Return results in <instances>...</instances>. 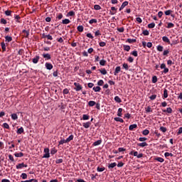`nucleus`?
<instances>
[{
  "instance_id": "41",
  "label": "nucleus",
  "mask_w": 182,
  "mask_h": 182,
  "mask_svg": "<svg viewBox=\"0 0 182 182\" xmlns=\"http://www.w3.org/2000/svg\"><path fill=\"white\" fill-rule=\"evenodd\" d=\"M67 16H75V11H70L67 14Z\"/></svg>"
},
{
  "instance_id": "6",
  "label": "nucleus",
  "mask_w": 182,
  "mask_h": 182,
  "mask_svg": "<svg viewBox=\"0 0 182 182\" xmlns=\"http://www.w3.org/2000/svg\"><path fill=\"white\" fill-rule=\"evenodd\" d=\"M43 58L45 59V60H50L51 59L50 54L49 53H43Z\"/></svg>"
},
{
  "instance_id": "49",
  "label": "nucleus",
  "mask_w": 182,
  "mask_h": 182,
  "mask_svg": "<svg viewBox=\"0 0 182 182\" xmlns=\"http://www.w3.org/2000/svg\"><path fill=\"white\" fill-rule=\"evenodd\" d=\"M164 47L162 46H157V50L158 52H163Z\"/></svg>"
},
{
  "instance_id": "45",
  "label": "nucleus",
  "mask_w": 182,
  "mask_h": 182,
  "mask_svg": "<svg viewBox=\"0 0 182 182\" xmlns=\"http://www.w3.org/2000/svg\"><path fill=\"white\" fill-rule=\"evenodd\" d=\"M11 119H12L13 120H17V119H18V114H11Z\"/></svg>"
},
{
  "instance_id": "20",
  "label": "nucleus",
  "mask_w": 182,
  "mask_h": 182,
  "mask_svg": "<svg viewBox=\"0 0 182 182\" xmlns=\"http://www.w3.org/2000/svg\"><path fill=\"white\" fill-rule=\"evenodd\" d=\"M137 146L139 147H146L148 146V144H147V142H142V143L137 144Z\"/></svg>"
},
{
  "instance_id": "56",
  "label": "nucleus",
  "mask_w": 182,
  "mask_h": 182,
  "mask_svg": "<svg viewBox=\"0 0 182 182\" xmlns=\"http://www.w3.org/2000/svg\"><path fill=\"white\" fill-rule=\"evenodd\" d=\"M103 83H105V82L103 81V80H100L97 82L98 86H103Z\"/></svg>"
},
{
  "instance_id": "25",
  "label": "nucleus",
  "mask_w": 182,
  "mask_h": 182,
  "mask_svg": "<svg viewBox=\"0 0 182 182\" xmlns=\"http://www.w3.org/2000/svg\"><path fill=\"white\" fill-rule=\"evenodd\" d=\"M96 105V102L95 101H90L88 102V106H90V107H93V106H95Z\"/></svg>"
},
{
  "instance_id": "52",
  "label": "nucleus",
  "mask_w": 182,
  "mask_h": 182,
  "mask_svg": "<svg viewBox=\"0 0 182 182\" xmlns=\"http://www.w3.org/2000/svg\"><path fill=\"white\" fill-rule=\"evenodd\" d=\"M56 18L57 19L60 20L62 18H63V14H62V13H59Z\"/></svg>"
},
{
  "instance_id": "3",
  "label": "nucleus",
  "mask_w": 182,
  "mask_h": 182,
  "mask_svg": "<svg viewBox=\"0 0 182 182\" xmlns=\"http://www.w3.org/2000/svg\"><path fill=\"white\" fill-rule=\"evenodd\" d=\"M45 154L43 156V159H49L50 157V154H49V148L44 149Z\"/></svg>"
},
{
  "instance_id": "35",
  "label": "nucleus",
  "mask_w": 182,
  "mask_h": 182,
  "mask_svg": "<svg viewBox=\"0 0 182 182\" xmlns=\"http://www.w3.org/2000/svg\"><path fill=\"white\" fill-rule=\"evenodd\" d=\"M92 89L95 92H100L102 90V88L99 86L94 87Z\"/></svg>"
},
{
  "instance_id": "26",
  "label": "nucleus",
  "mask_w": 182,
  "mask_h": 182,
  "mask_svg": "<svg viewBox=\"0 0 182 182\" xmlns=\"http://www.w3.org/2000/svg\"><path fill=\"white\" fill-rule=\"evenodd\" d=\"M14 156L15 157H23V153L22 152L15 153Z\"/></svg>"
},
{
  "instance_id": "37",
  "label": "nucleus",
  "mask_w": 182,
  "mask_h": 182,
  "mask_svg": "<svg viewBox=\"0 0 182 182\" xmlns=\"http://www.w3.org/2000/svg\"><path fill=\"white\" fill-rule=\"evenodd\" d=\"M94 9H95V11H100V9H102V7L98 4H95L94 6Z\"/></svg>"
},
{
  "instance_id": "46",
  "label": "nucleus",
  "mask_w": 182,
  "mask_h": 182,
  "mask_svg": "<svg viewBox=\"0 0 182 182\" xmlns=\"http://www.w3.org/2000/svg\"><path fill=\"white\" fill-rule=\"evenodd\" d=\"M78 32H82L83 31V26H78L77 28Z\"/></svg>"
},
{
  "instance_id": "60",
  "label": "nucleus",
  "mask_w": 182,
  "mask_h": 182,
  "mask_svg": "<svg viewBox=\"0 0 182 182\" xmlns=\"http://www.w3.org/2000/svg\"><path fill=\"white\" fill-rule=\"evenodd\" d=\"M132 115L129 113H127L124 114V119H130Z\"/></svg>"
},
{
  "instance_id": "59",
  "label": "nucleus",
  "mask_w": 182,
  "mask_h": 182,
  "mask_svg": "<svg viewBox=\"0 0 182 182\" xmlns=\"http://www.w3.org/2000/svg\"><path fill=\"white\" fill-rule=\"evenodd\" d=\"M152 83H157V77L156 76L152 77Z\"/></svg>"
},
{
  "instance_id": "55",
  "label": "nucleus",
  "mask_w": 182,
  "mask_h": 182,
  "mask_svg": "<svg viewBox=\"0 0 182 182\" xmlns=\"http://www.w3.org/2000/svg\"><path fill=\"white\" fill-rule=\"evenodd\" d=\"M56 153H58V150H56V149L53 148L51 149L50 151L51 154H56Z\"/></svg>"
},
{
  "instance_id": "10",
  "label": "nucleus",
  "mask_w": 182,
  "mask_h": 182,
  "mask_svg": "<svg viewBox=\"0 0 182 182\" xmlns=\"http://www.w3.org/2000/svg\"><path fill=\"white\" fill-rule=\"evenodd\" d=\"M120 70H122V68H120V66H117L114 72V76H117V74L120 72Z\"/></svg>"
},
{
  "instance_id": "40",
  "label": "nucleus",
  "mask_w": 182,
  "mask_h": 182,
  "mask_svg": "<svg viewBox=\"0 0 182 182\" xmlns=\"http://www.w3.org/2000/svg\"><path fill=\"white\" fill-rule=\"evenodd\" d=\"M149 133H150V131H149V129H144L142 132V134H144V136H147L149 135Z\"/></svg>"
},
{
  "instance_id": "29",
  "label": "nucleus",
  "mask_w": 182,
  "mask_h": 182,
  "mask_svg": "<svg viewBox=\"0 0 182 182\" xmlns=\"http://www.w3.org/2000/svg\"><path fill=\"white\" fill-rule=\"evenodd\" d=\"M156 161H159V163H164V159L161 157H157L155 159Z\"/></svg>"
},
{
  "instance_id": "64",
  "label": "nucleus",
  "mask_w": 182,
  "mask_h": 182,
  "mask_svg": "<svg viewBox=\"0 0 182 182\" xmlns=\"http://www.w3.org/2000/svg\"><path fill=\"white\" fill-rule=\"evenodd\" d=\"M3 127L4 129H9V124H8V123H4L3 124Z\"/></svg>"
},
{
  "instance_id": "38",
  "label": "nucleus",
  "mask_w": 182,
  "mask_h": 182,
  "mask_svg": "<svg viewBox=\"0 0 182 182\" xmlns=\"http://www.w3.org/2000/svg\"><path fill=\"white\" fill-rule=\"evenodd\" d=\"M90 119V117L87 114H83L82 115V120H89Z\"/></svg>"
},
{
  "instance_id": "34",
  "label": "nucleus",
  "mask_w": 182,
  "mask_h": 182,
  "mask_svg": "<svg viewBox=\"0 0 182 182\" xmlns=\"http://www.w3.org/2000/svg\"><path fill=\"white\" fill-rule=\"evenodd\" d=\"M114 100L117 103H122V99H120L119 96L114 97Z\"/></svg>"
},
{
  "instance_id": "18",
  "label": "nucleus",
  "mask_w": 182,
  "mask_h": 182,
  "mask_svg": "<svg viewBox=\"0 0 182 182\" xmlns=\"http://www.w3.org/2000/svg\"><path fill=\"white\" fill-rule=\"evenodd\" d=\"M167 97H168V91L167 90V89H164V98L167 99Z\"/></svg>"
},
{
  "instance_id": "32",
  "label": "nucleus",
  "mask_w": 182,
  "mask_h": 182,
  "mask_svg": "<svg viewBox=\"0 0 182 182\" xmlns=\"http://www.w3.org/2000/svg\"><path fill=\"white\" fill-rule=\"evenodd\" d=\"M100 144H102V140H97V141H95L93 143V146H100Z\"/></svg>"
},
{
  "instance_id": "30",
  "label": "nucleus",
  "mask_w": 182,
  "mask_h": 182,
  "mask_svg": "<svg viewBox=\"0 0 182 182\" xmlns=\"http://www.w3.org/2000/svg\"><path fill=\"white\" fill-rule=\"evenodd\" d=\"M89 23H90V25L93 24V23H97V19L96 18H92L91 20L89 21Z\"/></svg>"
},
{
  "instance_id": "11",
  "label": "nucleus",
  "mask_w": 182,
  "mask_h": 182,
  "mask_svg": "<svg viewBox=\"0 0 182 182\" xmlns=\"http://www.w3.org/2000/svg\"><path fill=\"white\" fill-rule=\"evenodd\" d=\"M162 112L164 113H169V114H171L173 113V109H171V107H168L166 109H162Z\"/></svg>"
},
{
  "instance_id": "5",
  "label": "nucleus",
  "mask_w": 182,
  "mask_h": 182,
  "mask_svg": "<svg viewBox=\"0 0 182 182\" xmlns=\"http://www.w3.org/2000/svg\"><path fill=\"white\" fill-rule=\"evenodd\" d=\"M127 5H129V1H124L119 8V11H123V9H124V8L127 6Z\"/></svg>"
},
{
  "instance_id": "31",
  "label": "nucleus",
  "mask_w": 182,
  "mask_h": 182,
  "mask_svg": "<svg viewBox=\"0 0 182 182\" xmlns=\"http://www.w3.org/2000/svg\"><path fill=\"white\" fill-rule=\"evenodd\" d=\"M130 49H131L130 46L124 45V50L129 52L130 50Z\"/></svg>"
},
{
  "instance_id": "17",
  "label": "nucleus",
  "mask_w": 182,
  "mask_h": 182,
  "mask_svg": "<svg viewBox=\"0 0 182 182\" xmlns=\"http://www.w3.org/2000/svg\"><path fill=\"white\" fill-rule=\"evenodd\" d=\"M127 42H128V43H136V42H137V40H136V39H134V38H133V39H132V38H128V39L127 40Z\"/></svg>"
},
{
  "instance_id": "15",
  "label": "nucleus",
  "mask_w": 182,
  "mask_h": 182,
  "mask_svg": "<svg viewBox=\"0 0 182 182\" xmlns=\"http://www.w3.org/2000/svg\"><path fill=\"white\" fill-rule=\"evenodd\" d=\"M116 166H117V164L116 162L109 164L108 165V168H114V167H116Z\"/></svg>"
},
{
  "instance_id": "51",
  "label": "nucleus",
  "mask_w": 182,
  "mask_h": 182,
  "mask_svg": "<svg viewBox=\"0 0 182 182\" xmlns=\"http://www.w3.org/2000/svg\"><path fill=\"white\" fill-rule=\"evenodd\" d=\"M11 14H12L11 11L7 10L5 11V15H6V16H11Z\"/></svg>"
},
{
  "instance_id": "7",
  "label": "nucleus",
  "mask_w": 182,
  "mask_h": 182,
  "mask_svg": "<svg viewBox=\"0 0 182 182\" xmlns=\"http://www.w3.org/2000/svg\"><path fill=\"white\" fill-rule=\"evenodd\" d=\"M16 168L18 170L21 169V168H23V167H28V165L21 163V164H18V165L16 166Z\"/></svg>"
},
{
  "instance_id": "23",
  "label": "nucleus",
  "mask_w": 182,
  "mask_h": 182,
  "mask_svg": "<svg viewBox=\"0 0 182 182\" xmlns=\"http://www.w3.org/2000/svg\"><path fill=\"white\" fill-rule=\"evenodd\" d=\"M105 166H102V167L98 166L97 168V171H98L99 173H102V171H105Z\"/></svg>"
},
{
  "instance_id": "16",
  "label": "nucleus",
  "mask_w": 182,
  "mask_h": 182,
  "mask_svg": "<svg viewBox=\"0 0 182 182\" xmlns=\"http://www.w3.org/2000/svg\"><path fill=\"white\" fill-rule=\"evenodd\" d=\"M114 120L115 122H119V123H124V120H123V119H122L120 117H114Z\"/></svg>"
},
{
  "instance_id": "12",
  "label": "nucleus",
  "mask_w": 182,
  "mask_h": 182,
  "mask_svg": "<svg viewBox=\"0 0 182 182\" xmlns=\"http://www.w3.org/2000/svg\"><path fill=\"white\" fill-rule=\"evenodd\" d=\"M39 59H41V57H39V55H36V57L34 58H33V63H38L39 62Z\"/></svg>"
},
{
  "instance_id": "8",
  "label": "nucleus",
  "mask_w": 182,
  "mask_h": 182,
  "mask_svg": "<svg viewBox=\"0 0 182 182\" xmlns=\"http://www.w3.org/2000/svg\"><path fill=\"white\" fill-rule=\"evenodd\" d=\"M91 124H92V123L90 122L82 123V126H83V127H85V129H89V127H90Z\"/></svg>"
},
{
  "instance_id": "63",
  "label": "nucleus",
  "mask_w": 182,
  "mask_h": 182,
  "mask_svg": "<svg viewBox=\"0 0 182 182\" xmlns=\"http://www.w3.org/2000/svg\"><path fill=\"white\" fill-rule=\"evenodd\" d=\"M156 97H157V95H151V96L149 97V99H150L151 100H155Z\"/></svg>"
},
{
  "instance_id": "47",
  "label": "nucleus",
  "mask_w": 182,
  "mask_h": 182,
  "mask_svg": "<svg viewBox=\"0 0 182 182\" xmlns=\"http://www.w3.org/2000/svg\"><path fill=\"white\" fill-rule=\"evenodd\" d=\"M59 145H62V144H65V143H68V141H66V139H61L60 141H59Z\"/></svg>"
},
{
  "instance_id": "58",
  "label": "nucleus",
  "mask_w": 182,
  "mask_h": 182,
  "mask_svg": "<svg viewBox=\"0 0 182 182\" xmlns=\"http://www.w3.org/2000/svg\"><path fill=\"white\" fill-rule=\"evenodd\" d=\"M1 23H2L3 25H6V23H8V21H6V20H5V18H1Z\"/></svg>"
},
{
  "instance_id": "2",
  "label": "nucleus",
  "mask_w": 182,
  "mask_h": 182,
  "mask_svg": "<svg viewBox=\"0 0 182 182\" xmlns=\"http://www.w3.org/2000/svg\"><path fill=\"white\" fill-rule=\"evenodd\" d=\"M74 86L75 87V90H76V92H80V90H82V89H83V87H82V85L79 84V82H74Z\"/></svg>"
},
{
  "instance_id": "28",
  "label": "nucleus",
  "mask_w": 182,
  "mask_h": 182,
  "mask_svg": "<svg viewBox=\"0 0 182 182\" xmlns=\"http://www.w3.org/2000/svg\"><path fill=\"white\" fill-rule=\"evenodd\" d=\"M24 130H23V127H20L18 130H17V134H22V133H23Z\"/></svg>"
},
{
  "instance_id": "27",
  "label": "nucleus",
  "mask_w": 182,
  "mask_h": 182,
  "mask_svg": "<svg viewBox=\"0 0 182 182\" xmlns=\"http://www.w3.org/2000/svg\"><path fill=\"white\" fill-rule=\"evenodd\" d=\"M74 137L75 136L73 135H70L68 138L66 139L67 143L72 141V140H73Z\"/></svg>"
},
{
  "instance_id": "39",
  "label": "nucleus",
  "mask_w": 182,
  "mask_h": 182,
  "mask_svg": "<svg viewBox=\"0 0 182 182\" xmlns=\"http://www.w3.org/2000/svg\"><path fill=\"white\" fill-rule=\"evenodd\" d=\"M100 72L102 73V75H107V71L105 68L100 70Z\"/></svg>"
},
{
  "instance_id": "53",
  "label": "nucleus",
  "mask_w": 182,
  "mask_h": 182,
  "mask_svg": "<svg viewBox=\"0 0 182 182\" xmlns=\"http://www.w3.org/2000/svg\"><path fill=\"white\" fill-rule=\"evenodd\" d=\"M21 177L23 178V180H26V178H28V175L26 173H22Z\"/></svg>"
},
{
  "instance_id": "36",
  "label": "nucleus",
  "mask_w": 182,
  "mask_h": 182,
  "mask_svg": "<svg viewBox=\"0 0 182 182\" xmlns=\"http://www.w3.org/2000/svg\"><path fill=\"white\" fill-rule=\"evenodd\" d=\"M131 55H132V56H134L135 58H137L139 56V54L137 53V50H134L131 53Z\"/></svg>"
},
{
  "instance_id": "54",
  "label": "nucleus",
  "mask_w": 182,
  "mask_h": 182,
  "mask_svg": "<svg viewBox=\"0 0 182 182\" xmlns=\"http://www.w3.org/2000/svg\"><path fill=\"white\" fill-rule=\"evenodd\" d=\"M173 12V11L171 10H168L165 11V15H166V16H168V15H171V13Z\"/></svg>"
},
{
  "instance_id": "33",
  "label": "nucleus",
  "mask_w": 182,
  "mask_h": 182,
  "mask_svg": "<svg viewBox=\"0 0 182 182\" xmlns=\"http://www.w3.org/2000/svg\"><path fill=\"white\" fill-rule=\"evenodd\" d=\"M168 29H171V28H174V23H168V25L166 26Z\"/></svg>"
},
{
  "instance_id": "19",
  "label": "nucleus",
  "mask_w": 182,
  "mask_h": 182,
  "mask_svg": "<svg viewBox=\"0 0 182 182\" xmlns=\"http://www.w3.org/2000/svg\"><path fill=\"white\" fill-rule=\"evenodd\" d=\"M62 23L63 25H68V23H70V20H69L68 18H65L62 21Z\"/></svg>"
},
{
  "instance_id": "1",
  "label": "nucleus",
  "mask_w": 182,
  "mask_h": 182,
  "mask_svg": "<svg viewBox=\"0 0 182 182\" xmlns=\"http://www.w3.org/2000/svg\"><path fill=\"white\" fill-rule=\"evenodd\" d=\"M130 156H134V157H137V159H141L143 157V154H139L136 151H132L129 153Z\"/></svg>"
},
{
  "instance_id": "61",
  "label": "nucleus",
  "mask_w": 182,
  "mask_h": 182,
  "mask_svg": "<svg viewBox=\"0 0 182 182\" xmlns=\"http://www.w3.org/2000/svg\"><path fill=\"white\" fill-rule=\"evenodd\" d=\"M136 22H137L138 23H141V22H143V20H141V18H140V17H137V18H136Z\"/></svg>"
},
{
  "instance_id": "48",
  "label": "nucleus",
  "mask_w": 182,
  "mask_h": 182,
  "mask_svg": "<svg viewBox=\"0 0 182 182\" xmlns=\"http://www.w3.org/2000/svg\"><path fill=\"white\" fill-rule=\"evenodd\" d=\"M100 65L101 66H105V65H106V60H101L100 61Z\"/></svg>"
},
{
  "instance_id": "42",
  "label": "nucleus",
  "mask_w": 182,
  "mask_h": 182,
  "mask_svg": "<svg viewBox=\"0 0 182 182\" xmlns=\"http://www.w3.org/2000/svg\"><path fill=\"white\" fill-rule=\"evenodd\" d=\"M122 68L124 69H125V70H129V65L126 63H124L123 65H122Z\"/></svg>"
},
{
  "instance_id": "22",
  "label": "nucleus",
  "mask_w": 182,
  "mask_h": 182,
  "mask_svg": "<svg viewBox=\"0 0 182 182\" xmlns=\"http://www.w3.org/2000/svg\"><path fill=\"white\" fill-rule=\"evenodd\" d=\"M134 129H137V124H131L129 127V129L130 131H133Z\"/></svg>"
},
{
  "instance_id": "62",
  "label": "nucleus",
  "mask_w": 182,
  "mask_h": 182,
  "mask_svg": "<svg viewBox=\"0 0 182 182\" xmlns=\"http://www.w3.org/2000/svg\"><path fill=\"white\" fill-rule=\"evenodd\" d=\"M63 95H68L69 94V90L68 88H65L63 91Z\"/></svg>"
},
{
  "instance_id": "57",
  "label": "nucleus",
  "mask_w": 182,
  "mask_h": 182,
  "mask_svg": "<svg viewBox=\"0 0 182 182\" xmlns=\"http://www.w3.org/2000/svg\"><path fill=\"white\" fill-rule=\"evenodd\" d=\"M134 60V58H133V57H129L127 59V61L129 62V63H133Z\"/></svg>"
},
{
  "instance_id": "50",
  "label": "nucleus",
  "mask_w": 182,
  "mask_h": 182,
  "mask_svg": "<svg viewBox=\"0 0 182 182\" xmlns=\"http://www.w3.org/2000/svg\"><path fill=\"white\" fill-rule=\"evenodd\" d=\"M100 46H101V48H105V46H106V42L105 41H101L99 43Z\"/></svg>"
},
{
  "instance_id": "14",
  "label": "nucleus",
  "mask_w": 182,
  "mask_h": 182,
  "mask_svg": "<svg viewBox=\"0 0 182 182\" xmlns=\"http://www.w3.org/2000/svg\"><path fill=\"white\" fill-rule=\"evenodd\" d=\"M1 46L3 52H6V44L4 42L1 43Z\"/></svg>"
},
{
  "instance_id": "4",
  "label": "nucleus",
  "mask_w": 182,
  "mask_h": 182,
  "mask_svg": "<svg viewBox=\"0 0 182 182\" xmlns=\"http://www.w3.org/2000/svg\"><path fill=\"white\" fill-rule=\"evenodd\" d=\"M45 66L48 70H52L53 69V65L50 63H46Z\"/></svg>"
},
{
  "instance_id": "9",
  "label": "nucleus",
  "mask_w": 182,
  "mask_h": 182,
  "mask_svg": "<svg viewBox=\"0 0 182 182\" xmlns=\"http://www.w3.org/2000/svg\"><path fill=\"white\" fill-rule=\"evenodd\" d=\"M162 41L163 42H165V43H168V45H170L171 43L170 39H168V37L167 36L162 37Z\"/></svg>"
},
{
  "instance_id": "44",
  "label": "nucleus",
  "mask_w": 182,
  "mask_h": 182,
  "mask_svg": "<svg viewBox=\"0 0 182 182\" xmlns=\"http://www.w3.org/2000/svg\"><path fill=\"white\" fill-rule=\"evenodd\" d=\"M159 130H161V132H162V133H166V132H167V128H166L164 127H161L159 128Z\"/></svg>"
},
{
  "instance_id": "24",
  "label": "nucleus",
  "mask_w": 182,
  "mask_h": 182,
  "mask_svg": "<svg viewBox=\"0 0 182 182\" xmlns=\"http://www.w3.org/2000/svg\"><path fill=\"white\" fill-rule=\"evenodd\" d=\"M23 33H24V38L29 37V31L23 30Z\"/></svg>"
},
{
  "instance_id": "13",
  "label": "nucleus",
  "mask_w": 182,
  "mask_h": 182,
  "mask_svg": "<svg viewBox=\"0 0 182 182\" xmlns=\"http://www.w3.org/2000/svg\"><path fill=\"white\" fill-rule=\"evenodd\" d=\"M123 108H119L117 111V116L118 117H122L123 116Z\"/></svg>"
},
{
  "instance_id": "43",
  "label": "nucleus",
  "mask_w": 182,
  "mask_h": 182,
  "mask_svg": "<svg viewBox=\"0 0 182 182\" xmlns=\"http://www.w3.org/2000/svg\"><path fill=\"white\" fill-rule=\"evenodd\" d=\"M154 26H156V23H151L148 24V28H149V29H153V28H154Z\"/></svg>"
},
{
  "instance_id": "21",
  "label": "nucleus",
  "mask_w": 182,
  "mask_h": 182,
  "mask_svg": "<svg viewBox=\"0 0 182 182\" xmlns=\"http://www.w3.org/2000/svg\"><path fill=\"white\" fill-rule=\"evenodd\" d=\"M5 42H12V37L9 36H5Z\"/></svg>"
}]
</instances>
